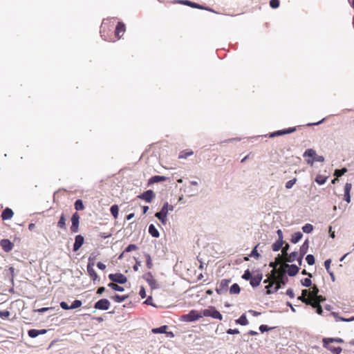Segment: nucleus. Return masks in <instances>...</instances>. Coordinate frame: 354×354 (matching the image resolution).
Masks as SVG:
<instances>
[{"mask_svg": "<svg viewBox=\"0 0 354 354\" xmlns=\"http://www.w3.org/2000/svg\"><path fill=\"white\" fill-rule=\"evenodd\" d=\"M106 30H111L109 26L106 24H102L101 26L100 34L101 37L108 41H115L121 38L126 30L125 25L122 22H118L115 28V36L114 38L107 37L105 33Z\"/></svg>", "mask_w": 354, "mask_h": 354, "instance_id": "1", "label": "nucleus"}, {"mask_svg": "<svg viewBox=\"0 0 354 354\" xmlns=\"http://www.w3.org/2000/svg\"><path fill=\"white\" fill-rule=\"evenodd\" d=\"M283 277L284 270H279L278 273L276 274V278L272 277V282L266 286L267 289L266 294L270 295L277 291L281 288V284L285 283Z\"/></svg>", "mask_w": 354, "mask_h": 354, "instance_id": "2", "label": "nucleus"}, {"mask_svg": "<svg viewBox=\"0 0 354 354\" xmlns=\"http://www.w3.org/2000/svg\"><path fill=\"white\" fill-rule=\"evenodd\" d=\"M172 3L174 4H182V5H185V6H189L191 8H197V9H200V10H207V11H209V12H214V10H212V8H209L208 7H205L204 6H202V5H200L197 3H194V2H192L191 1H189V0H173L171 1Z\"/></svg>", "mask_w": 354, "mask_h": 354, "instance_id": "3", "label": "nucleus"}, {"mask_svg": "<svg viewBox=\"0 0 354 354\" xmlns=\"http://www.w3.org/2000/svg\"><path fill=\"white\" fill-rule=\"evenodd\" d=\"M173 206L169 205L168 203H166L162 206L161 210L159 212L156 213L155 216L158 218L163 224L166 223L167 216L169 210H172Z\"/></svg>", "mask_w": 354, "mask_h": 354, "instance_id": "4", "label": "nucleus"}, {"mask_svg": "<svg viewBox=\"0 0 354 354\" xmlns=\"http://www.w3.org/2000/svg\"><path fill=\"white\" fill-rule=\"evenodd\" d=\"M211 317L214 319H218L219 320L223 319L222 315L214 307H209L207 309H205L202 312V317Z\"/></svg>", "mask_w": 354, "mask_h": 354, "instance_id": "5", "label": "nucleus"}, {"mask_svg": "<svg viewBox=\"0 0 354 354\" xmlns=\"http://www.w3.org/2000/svg\"><path fill=\"white\" fill-rule=\"evenodd\" d=\"M327 338H323V346L326 348L327 350L330 351L333 354H340L342 351V349L339 346H335L332 345V342H327Z\"/></svg>", "mask_w": 354, "mask_h": 354, "instance_id": "6", "label": "nucleus"}, {"mask_svg": "<svg viewBox=\"0 0 354 354\" xmlns=\"http://www.w3.org/2000/svg\"><path fill=\"white\" fill-rule=\"evenodd\" d=\"M202 317V313H198L195 310H192L188 314L183 315L182 319L185 322H194Z\"/></svg>", "mask_w": 354, "mask_h": 354, "instance_id": "7", "label": "nucleus"}, {"mask_svg": "<svg viewBox=\"0 0 354 354\" xmlns=\"http://www.w3.org/2000/svg\"><path fill=\"white\" fill-rule=\"evenodd\" d=\"M80 216L77 212H75L71 217V231L73 233H77L79 231Z\"/></svg>", "mask_w": 354, "mask_h": 354, "instance_id": "8", "label": "nucleus"}, {"mask_svg": "<svg viewBox=\"0 0 354 354\" xmlns=\"http://www.w3.org/2000/svg\"><path fill=\"white\" fill-rule=\"evenodd\" d=\"M88 263L87 265V272L90 277L93 280L95 281L98 278V275L96 273L95 270L93 268L94 266V258H92L90 257L88 258Z\"/></svg>", "mask_w": 354, "mask_h": 354, "instance_id": "9", "label": "nucleus"}, {"mask_svg": "<svg viewBox=\"0 0 354 354\" xmlns=\"http://www.w3.org/2000/svg\"><path fill=\"white\" fill-rule=\"evenodd\" d=\"M109 278L114 283L124 284L127 281V278L122 273L110 274Z\"/></svg>", "mask_w": 354, "mask_h": 354, "instance_id": "10", "label": "nucleus"}, {"mask_svg": "<svg viewBox=\"0 0 354 354\" xmlns=\"http://www.w3.org/2000/svg\"><path fill=\"white\" fill-rule=\"evenodd\" d=\"M111 303L107 299H101L98 301H97L94 305V308L95 309L102 310H106L109 309Z\"/></svg>", "mask_w": 354, "mask_h": 354, "instance_id": "11", "label": "nucleus"}, {"mask_svg": "<svg viewBox=\"0 0 354 354\" xmlns=\"http://www.w3.org/2000/svg\"><path fill=\"white\" fill-rule=\"evenodd\" d=\"M230 282V279H222L219 283L218 287L216 289V292L218 295H222L226 292L228 290V286Z\"/></svg>", "mask_w": 354, "mask_h": 354, "instance_id": "12", "label": "nucleus"}, {"mask_svg": "<svg viewBox=\"0 0 354 354\" xmlns=\"http://www.w3.org/2000/svg\"><path fill=\"white\" fill-rule=\"evenodd\" d=\"M142 278L145 281H147L148 284L149 285V286L151 287V289L157 288L158 286H157L156 280L154 279L151 272H149L145 273L142 276Z\"/></svg>", "mask_w": 354, "mask_h": 354, "instance_id": "13", "label": "nucleus"}, {"mask_svg": "<svg viewBox=\"0 0 354 354\" xmlns=\"http://www.w3.org/2000/svg\"><path fill=\"white\" fill-rule=\"evenodd\" d=\"M155 193L152 190L149 189L138 195V198L145 201L147 203H150L155 198Z\"/></svg>", "mask_w": 354, "mask_h": 354, "instance_id": "14", "label": "nucleus"}, {"mask_svg": "<svg viewBox=\"0 0 354 354\" xmlns=\"http://www.w3.org/2000/svg\"><path fill=\"white\" fill-rule=\"evenodd\" d=\"M296 131V127H290L283 130H279L270 134V138L283 136L288 133H293Z\"/></svg>", "mask_w": 354, "mask_h": 354, "instance_id": "15", "label": "nucleus"}, {"mask_svg": "<svg viewBox=\"0 0 354 354\" xmlns=\"http://www.w3.org/2000/svg\"><path fill=\"white\" fill-rule=\"evenodd\" d=\"M0 245L6 252H10L14 247V244L9 239H6L0 241Z\"/></svg>", "mask_w": 354, "mask_h": 354, "instance_id": "16", "label": "nucleus"}, {"mask_svg": "<svg viewBox=\"0 0 354 354\" xmlns=\"http://www.w3.org/2000/svg\"><path fill=\"white\" fill-rule=\"evenodd\" d=\"M284 268H288L287 273L289 276L293 277L295 276L299 270V268L296 265H289L287 263L283 264Z\"/></svg>", "mask_w": 354, "mask_h": 354, "instance_id": "17", "label": "nucleus"}, {"mask_svg": "<svg viewBox=\"0 0 354 354\" xmlns=\"http://www.w3.org/2000/svg\"><path fill=\"white\" fill-rule=\"evenodd\" d=\"M84 239L82 235H77L73 245V251H77L83 245Z\"/></svg>", "mask_w": 354, "mask_h": 354, "instance_id": "18", "label": "nucleus"}, {"mask_svg": "<svg viewBox=\"0 0 354 354\" xmlns=\"http://www.w3.org/2000/svg\"><path fill=\"white\" fill-rule=\"evenodd\" d=\"M262 278H263V274H260V273L257 274L255 276H252L250 280V285L252 287L258 286L260 284V283L262 280Z\"/></svg>", "mask_w": 354, "mask_h": 354, "instance_id": "19", "label": "nucleus"}, {"mask_svg": "<svg viewBox=\"0 0 354 354\" xmlns=\"http://www.w3.org/2000/svg\"><path fill=\"white\" fill-rule=\"evenodd\" d=\"M281 261V259L280 255L278 256V257L276 259V261L274 262L270 263V267L273 268L272 270L271 271V277L276 278V274L278 273V272L276 270V267L277 265H279Z\"/></svg>", "mask_w": 354, "mask_h": 354, "instance_id": "20", "label": "nucleus"}, {"mask_svg": "<svg viewBox=\"0 0 354 354\" xmlns=\"http://www.w3.org/2000/svg\"><path fill=\"white\" fill-rule=\"evenodd\" d=\"M13 215V211L10 208L6 207L5 209L3 210L1 216L3 221H6L11 219Z\"/></svg>", "mask_w": 354, "mask_h": 354, "instance_id": "21", "label": "nucleus"}, {"mask_svg": "<svg viewBox=\"0 0 354 354\" xmlns=\"http://www.w3.org/2000/svg\"><path fill=\"white\" fill-rule=\"evenodd\" d=\"M46 332H47V330H46V329H41V330L30 329L28 331V334L30 337L35 338L39 335L46 334Z\"/></svg>", "mask_w": 354, "mask_h": 354, "instance_id": "22", "label": "nucleus"}, {"mask_svg": "<svg viewBox=\"0 0 354 354\" xmlns=\"http://www.w3.org/2000/svg\"><path fill=\"white\" fill-rule=\"evenodd\" d=\"M352 189V184L350 183H346L344 186V200L349 203L351 202V195L350 192Z\"/></svg>", "mask_w": 354, "mask_h": 354, "instance_id": "23", "label": "nucleus"}, {"mask_svg": "<svg viewBox=\"0 0 354 354\" xmlns=\"http://www.w3.org/2000/svg\"><path fill=\"white\" fill-rule=\"evenodd\" d=\"M167 326L165 325V326H162L159 328H153L152 329V333H155V334H157V333H167V335H169L171 337H174V334L172 332H169L167 333Z\"/></svg>", "mask_w": 354, "mask_h": 354, "instance_id": "24", "label": "nucleus"}, {"mask_svg": "<svg viewBox=\"0 0 354 354\" xmlns=\"http://www.w3.org/2000/svg\"><path fill=\"white\" fill-rule=\"evenodd\" d=\"M315 156H316V152L315 150H313L312 149H307L304 154V156H305V157H310V158H313L312 160H307L308 163H310L311 165L314 162V158Z\"/></svg>", "mask_w": 354, "mask_h": 354, "instance_id": "25", "label": "nucleus"}, {"mask_svg": "<svg viewBox=\"0 0 354 354\" xmlns=\"http://www.w3.org/2000/svg\"><path fill=\"white\" fill-rule=\"evenodd\" d=\"M167 178L162 176H154L151 177L148 182V185H151L156 183L161 182V181H165L167 180Z\"/></svg>", "mask_w": 354, "mask_h": 354, "instance_id": "26", "label": "nucleus"}, {"mask_svg": "<svg viewBox=\"0 0 354 354\" xmlns=\"http://www.w3.org/2000/svg\"><path fill=\"white\" fill-rule=\"evenodd\" d=\"M309 247V243L308 240H306L302 245L300 247L299 255L301 257H304V255L307 253Z\"/></svg>", "mask_w": 354, "mask_h": 354, "instance_id": "27", "label": "nucleus"}, {"mask_svg": "<svg viewBox=\"0 0 354 354\" xmlns=\"http://www.w3.org/2000/svg\"><path fill=\"white\" fill-rule=\"evenodd\" d=\"M299 257V254L297 252H291L290 254H288L284 259L286 261L288 262H293L297 260Z\"/></svg>", "mask_w": 354, "mask_h": 354, "instance_id": "28", "label": "nucleus"}, {"mask_svg": "<svg viewBox=\"0 0 354 354\" xmlns=\"http://www.w3.org/2000/svg\"><path fill=\"white\" fill-rule=\"evenodd\" d=\"M149 233L155 238H158L160 236L158 230L156 228V227L151 224L149 227Z\"/></svg>", "mask_w": 354, "mask_h": 354, "instance_id": "29", "label": "nucleus"}, {"mask_svg": "<svg viewBox=\"0 0 354 354\" xmlns=\"http://www.w3.org/2000/svg\"><path fill=\"white\" fill-rule=\"evenodd\" d=\"M57 227L66 230V216L64 214H62L59 218V221L57 222Z\"/></svg>", "mask_w": 354, "mask_h": 354, "instance_id": "30", "label": "nucleus"}, {"mask_svg": "<svg viewBox=\"0 0 354 354\" xmlns=\"http://www.w3.org/2000/svg\"><path fill=\"white\" fill-rule=\"evenodd\" d=\"M302 236L303 235H302L301 232H295L292 235L290 241L293 243H297L301 239Z\"/></svg>", "mask_w": 354, "mask_h": 354, "instance_id": "31", "label": "nucleus"}, {"mask_svg": "<svg viewBox=\"0 0 354 354\" xmlns=\"http://www.w3.org/2000/svg\"><path fill=\"white\" fill-rule=\"evenodd\" d=\"M310 293H309V297L310 299H315V297H316L317 295H318V293H319V289L317 288V286L314 285L312 288H311V290H309Z\"/></svg>", "mask_w": 354, "mask_h": 354, "instance_id": "32", "label": "nucleus"}, {"mask_svg": "<svg viewBox=\"0 0 354 354\" xmlns=\"http://www.w3.org/2000/svg\"><path fill=\"white\" fill-rule=\"evenodd\" d=\"M111 213L115 219L118 218L119 214V207L118 205H113L110 208Z\"/></svg>", "mask_w": 354, "mask_h": 354, "instance_id": "33", "label": "nucleus"}, {"mask_svg": "<svg viewBox=\"0 0 354 354\" xmlns=\"http://www.w3.org/2000/svg\"><path fill=\"white\" fill-rule=\"evenodd\" d=\"M236 324H239L242 326H246L248 324V321L245 314H243L236 321Z\"/></svg>", "mask_w": 354, "mask_h": 354, "instance_id": "34", "label": "nucleus"}, {"mask_svg": "<svg viewBox=\"0 0 354 354\" xmlns=\"http://www.w3.org/2000/svg\"><path fill=\"white\" fill-rule=\"evenodd\" d=\"M193 154H194V151H192V150H189V151H187V150L182 151L180 153L179 156H178V158L179 159H185L187 157H189V156H192Z\"/></svg>", "mask_w": 354, "mask_h": 354, "instance_id": "35", "label": "nucleus"}, {"mask_svg": "<svg viewBox=\"0 0 354 354\" xmlns=\"http://www.w3.org/2000/svg\"><path fill=\"white\" fill-rule=\"evenodd\" d=\"M283 240H278L275 243H274L272 245V248L273 251L277 252L279 251L283 246Z\"/></svg>", "mask_w": 354, "mask_h": 354, "instance_id": "36", "label": "nucleus"}, {"mask_svg": "<svg viewBox=\"0 0 354 354\" xmlns=\"http://www.w3.org/2000/svg\"><path fill=\"white\" fill-rule=\"evenodd\" d=\"M128 296L127 295H115L114 296H113L111 297V299L113 300H114L115 302H122L124 301H125L127 299Z\"/></svg>", "mask_w": 354, "mask_h": 354, "instance_id": "37", "label": "nucleus"}, {"mask_svg": "<svg viewBox=\"0 0 354 354\" xmlns=\"http://www.w3.org/2000/svg\"><path fill=\"white\" fill-rule=\"evenodd\" d=\"M74 206H75V209L77 211H80V210H83V209H84V204H83L82 201V200H80V199H77V200L75 202Z\"/></svg>", "mask_w": 354, "mask_h": 354, "instance_id": "38", "label": "nucleus"}, {"mask_svg": "<svg viewBox=\"0 0 354 354\" xmlns=\"http://www.w3.org/2000/svg\"><path fill=\"white\" fill-rule=\"evenodd\" d=\"M108 286L115 291L122 292L124 290L123 287L118 286L114 282L109 283Z\"/></svg>", "mask_w": 354, "mask_h": 354, "instance_id": "39", "label": "nucleus"}, {"mask_svg": "<svg viewBox=\"0 0 354 354\" xmlns=\"http://www.w3.org/2000/svg\"><path fill=\"white\" fill-rule=\"evenodd\" d=\"M241 291V288L237 283H234L230 288V294H239Z\"/></svg>", "mask_w": 354, "mask_h": 354, "instance_id": "40", "label": "nucleus"}, {"mask_svg": "<svg viewBox=\"0 0 354 354\" xmlns=\"http://www.w3.org/2000/svg\"><path fill=\"white\" fill-rule=\"evenodd\" d=\"M326 180H327V177L324 176L322 175H317L316 177L315 181L319 185H323L326 183Z\"/></svg>", "mask_w": 354, "mask_h": 354, "instance_id": "41", "label": "nucleus"}, {"mask_svg": "<svg viewBox=\"0 0 354 354\" xmlns=\"http://www.w3.org/2000/svg\"><path fill=\"white\" fill-rule=\"evenodd\" d=\"M302 230L305 233H310L313 230V226L310 223H307L303 226Z\"/></svg>", "mask_w": 354, "mask_h": 354, "instance_id": "42", "label": "nucleus"}, {"mask_svg": "<svg viewBox=\"0 0 354 354\" xmlns=\"http://www.w3.org/2000/svg\"><path fill=\"white\" fill-rule=\"evenodd\" d=\"M145 258H146L147 267L149 269H151L153 267V263H152L151 256L149 254H145Z\"/></svg>", "mask_w": 354, "mask_h": 354, "instance_id": "43", "label": "nucleus"}, {"mask_svg": "<svg viewBox=\"0 0 354 354\" xmlns=\"http://www.w3.org/2000/svg\"><path fill=\"white\" fill-rule=\"evenodd\" d=\"M259 245H257L254 248L251 252L250 254L249 255L251 257H254L255 259H258L260 257L259 253L257 252V247Z\"/></svg>", "mask_w": 354, "mask_h": 354, "instance_id": "44", "label": "nucleus"}, {"mask_svg": "<svg viewBox=\"0 0 354 354\" xmlns=\"http://www.w3.org/2000/svg\"><path fill=\"white\" fill-rule=\"evenodd\" d=\"M347 171V169L346 168H343L342 169H336L335 171V173H334V175L338 178V177H340L342 176V175H344L346 172Z\"/></svg>", "mask_w": 354, "mask_h": 354, "instance_id": "45", "label": "nucleus"}, {"mask_svg": "<svg viewBox=\"0 0 354 354\" xmlns=\"http://www.w3.org/2000/svg\"><path fill=\"white\" fill-rule=\"evenodd\" d=\"M306 260L308 265H313L315 263V257L313 254H308L306 257Z\"/></svg>", "mask_w": 354, "mask_h": 354, "instance_id": "46", "label": "nucleus"}, {"mask_svg": "<svg viewBox=\"0 0 354 354\" xmlns=\"http://www.w3.org/2000/svg\"><path fill=\"white\" fill-rule=\"evenodd\" d=\"M298 299L301 301L303 303L306 304V305L308 304H311L310 303V298L309 297H306V296H304V295H301L298 297Z\"/></svg>", "mask_w": 354, "mask_h": 354, "instance_id": "47", "label": "nucleus"}, {"mask_svg": "<svg viewBox=\"0 0 354 354\" xmlns=\"http://www.w3.org/2000/svg\"><path fill=\"white\" fill-rule=\"evenodd\" d=\"M82 306V301L80 300H75L71 306H70L71 309H75L80 307Z\"/></svg>", "mask_w": 354, "mask_h": 354, "instance_id": "48", "label": "nucleus"}, {"mask_svg": "<svg viewBox=\"0 0 354 354\" xmlns=\"http://www.w3.org/2000/svg\"><path fill=\"white\" fill-rule=\"evenodd\" d=\"M301 284L305 287H310L312 284V281L309 278H306L301 281Z\"/></svg>", "mask_w": 354, "mask_h": 354, "instance_id": "49", "label": "nucleus"}, {"mask_svg": "<svg viewBox=\"0 0 354 354\" xmlns=\"http://www.w3.org/2000/svg\"><path fill=\"white\" fill-rule=\"evenodd\" d=\"M252 274L250 272V271L249 270H246L245 272H244V274H243L242 276V278L245 280H250V279L252 278Z\"/></svg>", "mask_w": 354, "mask_h": 354, "instance_id": "50", "label": "nucleus"}, {"mask_svg": "<svg viewBox=\"0 0 354 354\" xmlns=\"http://www.w3.org/2000/svg\"><path fill=\"white\" fill-rule=\"evenodd\" d=\"M280 2L279 0H270V6L272 8H277L279 6Z\"/></svg>", "mask_w": 354, "mask_h": 354, "instance_id": "51", "label": "nucleus"}, {"mask_svg": "<svg viewBox=\"0 0 354 354\" xmlns=\"http://www.w3.org/2000/svg\"><path fill=\"white\" fill-rule=\"evenodd\" d=\"M297 181V178H293L290 180H288L286 183V189H290L292 187V186L295 184Z\"/></svg>", "mask_w": 354, "mask_h": 354, "instance_id": "52", "label": "nucleus"}, {"mask_svg": "<svg viewBox=\"0 0 354 354\" xmlns=\"http://www.w3.org/2000/svg\"><path fill=\"white\" fill-rule=\"evenodd\" d=\"M137 249L138 247L135 244H130L125 248L124 252H129L133 250H136Z\"/></svg>", "mask_w": 354, "mask_h": 354, "instance_id": "53", "label": "nucleus"}, {"mask_svg": "<svg viewBox=\"0 0 354 354\" xmlns=\"http://www.w3.org/2000/svg\"><path fill=\"white\" fill-rule=\"evenodd\" d=\"M310 303L311 304H308L307 305H310L313 308H317L319 307V306H321L320 304L315 299H310Z\"/></svg>", "mask_w": 354, "mask_h": 354, "instance_id": "54", "label": "nucleus"}, {"mask_svg": "<svg viewBox=\"0 0 354 354\" xmlns=\"http://www.w3.org/2000/svg\"><path fill=\"white\" fill-rule=\"evenodd\" d=\"M10 313L8 310H0V317L2 319L8 318Z\"/></svg>", "mask_w": 354, "mask_h": 354, "instance_id": "55", "label": "nucleus"}, {"mask_svg": "<svg viewBox=\"0 0 354 354\" xmlns=\"http://www.w3.org/2000/svg\"><path fill=\"white\" fill-rule=\"evenodd\" d=\"M327 342H337V343H344V340L342 338H332V337H326Z\"/></svg>", "mask_w": 354, "mask_h": 354, "instance_id": "56", "label": "nucleus"}, {"mask_svg": "<svg viewBox=\"0 0 354 354\" xmlns=\"http://www.w3.org/2000/svg\"><path fill=\"white\" fill-rule=\"evenodd\" d=\"M273 328H269L267 325H261L259 326V330L261 332V333H264V332H266V331H269L270 330H272Z\"/></svg>", "mask_w": 354, "mask_h": 354, "instance_id": "57", "label": "nucleus"}, {"mask_svg": "<svg viewBox=\"0 0 354 354\" xmlns=\"http://www.w3.org/2000/svg\"><path fill=\"white\" fill-rule=\"evenodd\" d=\"M289 248V245L288 243L286 244L284 247L282 248V255L283 256L284 259L288 255L287 251Z\"/></svg>", "mask_w": 354, "mask_h": 354, "instance_id": "58", "label": "nucleus"}, {"mask_svg": "<svg viewBox=\"0 0 354 354\" xmlns=\"http://www.w3.org/2000/svg\"><path fill=\"white\" fill-rule=\"evenodd\" d=\"M330 263H331V260L330 259H327L324 262V266H325L327 272L330 271Z\"/></svg>", "mask_w": 354, "mask_h": 354, "instance_id": "59", "label": "nucleus"}, {"mask_svg": "<svg viewBox=\"0 0 354 354\" xmlns=\"http://www.w3.org/2000/svg\"><path fill=\"white\" fill-rule=\"evenodd\" d=\"M60 306L62 308H63L64 310H70L71 309L70 306H68V304L65 301H62L60 303Z\"/></svg>", "mask_w": 354, "mask_h": 354, "instance_id": "60", "label": "nucleus"}, {"mask_svg": "<svg viewBox=\"0 0 354 354\" xmlns=\"http://www.w3.org/2000/svg\"><path fill=\"white\" fill-rule=\"evenodd\" d=\"M227 334H230V335L239 334V330L238 329L230 328V329H228L227 330Z\"/></svg>", "mask_w": 354, "mask_h": 354, "instance_id": "61", "label": "nucleus"}, {"mask_svg": "<svg viewBox=\"0 0 354 354\" xmlns=\"http://www.w3.org/2000/svg\"><path fill=\"white\" fill-rule=\"evenodd\" d=\"M286 295H288L292 299L295 297L293 290L291 288L287 290Z\"/></svg>", "mask_w": 354, "mask_h": 354, "instance_id": "62", "label": "nucleus"}, {"mask_svg": "<svg viewBox=\"0 0 354 354\" xmlns=\"http://www.w3.org/2000/svg\"><path fill=\"white\" fill-rule=\"evenodd\" d=\"M315 299L318 301L319 304L321 302H323L326 300L325 297H324L322 295H317L316 297H315Z\"/></svg>", "mask_w": 354, "mask_h": 354, "instance_id": "63", "label": "nucleus"}, {"mask_svg": "<svg viewBox=\"0 0 354 354\" xmlns=\"http://www.w3.org/2000/svg\"><path fill=\"white\" fill-rule=\"evenodd\" d=\"M97 267L102 270H104L106 268V266L102 262H98L97 263Z\"/></svg>", "mask_w": 354, "mask_h": 354, "instance_id": "64", "label": "nucleus"}]
</instances>
